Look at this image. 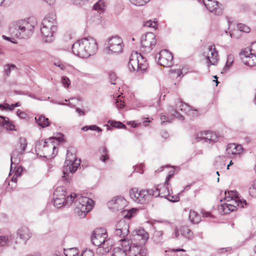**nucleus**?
<instances>
[{
    "label": "nucleus",
    "mask_w": 256,
    "mask_h": 256,
    "mask_svg": "<svg viewBox=\"0 0 256 256\" xmlns=\"http://www.w3.org/2000/svg\"><path fill=\"white\" fill-rule=\"evenodd\" d=\"M16 68V66L14 64H6L4 66V73L7 76H8L10 75V72L12 70H14Z\"/></svg>",
    "instance_id": "43"
},
{
    "label": "nucleus",
    "mask_w": 256,
    "mask_h": 256,
    "mask_svg": "<svg viewBox=\"0 0 256 256\" xmlns=\"http://www.w3.org/2000/svg\"><path fill=\"white\" fill-rule=\"evenodd\" d=\"M153 242L155 244H160L163 240V232L162 230H156L154 232L152 238Z\"/></svg>",
    "instance_id": "34"
},
{
    "label": "nucleus",
    "mask_w": 256,
    "mask_h": 256,
    "mask_svg": "<svg viewBox=\"0 0 256 256\" xmlns=\"http://www.w3.org/2000/svg\"><path fill=\"white\" fill-rule=\"evenodd\" d=\"M254 190H256V179L254 181L253 184L249 188V192L250 194H253Z\"/></svg>",
    "instance_id": "61"
},
{
    "label": "nucleus",
    "mask_w": 256,
    "mask_h": 256,
    "mask_svg": "<svg viewBox=\"0 0 256 256\" xmlns=\"http://www.w3.org/2000/svg\"><path fill=\"white\" fill-rule=\"evenodd\" d=\"M56 18L55 14H50L46 16L42 22L40 32L46 42H50L54 40V34L57 30Z\"/></svg>",
    "instance_id": "3"
},
{
    "label": "nucleus",
    "mask_w": 256,
    "mask_h": 256,
    "mask_svg": "<svg viewBox=\"0 0 256 256\" xmlns=\"http://www.w3.org/2000/svg\"><path fill=\"white\" fill-rule=\"evenodd\" d=\"M54 64L56 66L58 67L61 70H64L66 69L65 65L61 62H60V61L55 62L54 63Z\"/></svg>",
    "instance_id": "57"
},
{
    "label": "nucleus",
    "mask_w": 256,
    "mask_h": 256,
    "mask_svg": "<svg viewBox=\"0 0 256 256\" xmlns=\"http://www.w3.org/2000/svg\"><path fill=\"white\" fill-rule=\"evenodd\" d=\"M123 42L122 39L118 36H112L108 40V46L106 48L108 54L120 53L122 52Z\"/></svg>",
    "instance_id": "10"
},
{
    "label": "nucleus",
    "mask_w": 256,
    "mask_h": 256,
    "mask_svg": "<svg viewBox=\"0 0 256 256\" xmlns=\"http://www.w3.org/2000/svg\"><path fill=\"white\" fill-rule=\"evenodd\" d=\"M198 2H202L210 12L215 14L220 15L222 13L220 4L216 0H198Z\"/></svg>",
    "instance_id": "20"
},
{
    "label": "nucleus",
    "mask_w": 256,
    "mask_h": 256,
    "mask_svg": "<svg viewBox=\"0 0 256 256\" xmlns=\"http://www.w3.org/2000/svg\"><path fill=\"white\" fill-rule=\"evenodd\" d=\"M157 26V22L155 20L152 21V20H149L144 23V26L154 28L155 29H156Z\"/></svg>",
    "instance_id": "44"
},
{
    "label": "nucleus",
    "mask_w": 256,
    "mask_h": 256,
    "mask_svg": "<svg viewBox=\"0 0 256 256\" xmlns=\"http://www.w3.org/2000/svg\"><path fill=\"white\" fill-rule=\"evenodd\" d=\"M110 80L111 84H116V82H115V81H116L117 78H116V74L114 72H111L110 74Z\"/></svg>",
    "instance_id": "56"
},
{
    "label": "nucleus",
    "mask_w": 256,
    "mask_h": 256,
    "mask_svg": "<svg viewBox=\"0 0 256 256\" xmlns=\"http://www.w3.org/2000/svg\"><path fill=\"white\" fill-rule=\"evenodd\" d=\"M120 95H119L118 98L115 99V105L118 108L120 109L124 108V102L122 101L120 98H118Z\"/></svg>",
    "instance_id": "50"
},
{
    "label": "nucleus",
    "mask_w": 256,
    "mask_h": 256,
    "mask_svg": "<svg viewBox=\"0 0 256 256\" xmlns=\"http://www.w3.org/2000/svg\"><path fill=\"white\" fill-rule=\"evenodd\" d=\"M160 120H162V123H164V122H169V118L166 116L164 114H161L160 117Z\"/></svg>",
    "instance_id": "62"
},
{
    "label": "nucleus",
    "mask_w": 256,
    "mask_h": 256,
    "mask_svg": "<svg viewBox=\"0 0 256 256\" xmlns=\"http://www.w3.org/2000/svg\"><path fill=\"white\" fill-rule=\"evenodd\" d=\"M2 38L4 40H8V41H10L12 43H16V42H14V39L12 38H10V37H8V36H6L4 35H2Z\"/></svg>",
    "instance_id": "63"
},
{
    "label": "nucleus",
    "mask_w": 256,
    "mask_h": 256,
    "mask_svg": "<svg viewBox=\"0 0 256 256\" xmlns=\"http://www.w3.org/2000/svg\"><path fill=\"white\" fill-rule=\"evenodd\" d=\"M22 153L21 152V150L19 151L18 150H14L11 154V157H10V161H11V164H10V174H11V172H12V170L13 169V166H16V164H18L19 161H20V158H18V156L20 154H22Z\"/></svg>",
    "instance_id": "29"
},
{
    "label": "nucleus",
    "mask_w": 256,
    "mask_h": 256,
    "mask_svg": "<svg viewBox=\"0 0 256 256\" xmlns=\"http://www.w3.org/2000/svg\"><path fill=\"white\" fill-rule=\"evenodd\" d=\"M227 202L228 204V205L230 206V208L234 211L237 208H244V205H246V204L245 200H241L240 198L228 200Z\"/></svg>",
    "instance_id": "27"
},
{
    "label": "nucleus",
    "mask_w": 256,
    "mask_h": 256,
    "mask_svg": "<svg viewBox=\"0 0 256 256\" xmlns=\"http://www.w3.org/2000/svg\"><path fill=\"white\" fill-rule=\"evenodd\" d=\"M128 256H147V251L144 246L138 245L136 243H130L129 240L124 241Z\"/></svg>",
    "instance_id": "7"
},
{
    "label": "nucleus",
    "mask_w": 256,
    "mask_h": 256,
    "mask_svg": "<svg viewBox=\"0 0 256 256\" xmlns=\"http://www.w3.org/2000/svg\"><path fill=\"white\" fill-rule=\"evenodd\" d=\"M174 170H172L170 172L168 175L167 176L166 178L164 183L162 185H165L166 186H168L169 184L170 180L174 174Z\"/></svg>",
    "instance_id": "53"
},
{
    "label": "nucleus",
    "mask_w": 256,
    "mask_h": 256,
    "mask_svg": "<svg viewBox=\"0 0 256 256\" xmlns=\"http://www.w3.org/2000/svg\"><path fill=\"white\" fill-rule=\"evenodd\" d=\"M124 241L126 238L120 240L121 244L118 246L114 247L112 250V256H128L127 250L124 246Z\"/></svg>",
    "instance_id": "26"
},
{
    "label": "nucleus",
    "mask_w": 256,
    "mask_h": 256,
    "mask_svg": "<svg viewBox=\"0 0 256 256\" xmlns=\"http://www.w3.org/2000/svg\"><path fill=\"white\" fill-rule=\"evenodd\" d=\"M196 142L202 141L205 142H215L218 140V136L214 132L211 131L200 132L196 135Z\"/></svg>",
    "instance_id": "15"
},
{
    "label": "nucleus",
    "mask_w": 256,
    "mask_h": 256,
    "mask_svg": "<svg viewBox=\"0 0 256 256\" xmlns=\"http://www.w3.org/2000/svg\"><path fill=\"white\" fill-rule=\"evenodd\" d=\"M206 54V60L208 66L209 67L210 65H214L218 60V54L214 45L210 46L208 47Z\"/></svg>",
    "instance_id": "21"
},
{
    "label": "nucleus",
    "mask_w": 256,
    "mask_h": 256,
    "mask_svg": "<svg viewBox=\"0 0 256 256\" xmlns=\"http://www.w3.org/2000/svg\"><path fill=\"white\" fill-rule=\"evenodd\" d=\"M34 25L26 20L13 24L10 28L12 35L19 38H26L33 34Z\"/></svg>",
    "instance_id": "4"
},
{
    "label": "nucleus",
    "mask_w": 256,
    "mask_h": 256,
    "mask_svg": "<svg viewBox=\"0 0 256 256\" xmlns=\"http://www.w3.org/2000/svg\"><path fill=\"white\" fill-rule=\"evenodd\" d=\"M61 82L62 86L66 88H68L70 84V80L66 76H64L62 78Z\"/></svg>",
    "instance_id": "48"
},
{
    "label": "nucleus",
    "mask_w": 256,
    "mask_h": 256,
    "mask_svg": "<svg viewBox=\"0 0 256 256\" xmlns=\"http://www.w3.org/2000/svg\"><path fill=\"white\" fill-rule=\"evenodd\" d=\"M156 43V36L152 32H148L143 34L141 38L142 48L146 52H150L155 46Z\"/></svg>",
    "instance_id": "13"
},
{
    "label": "nucleus",
    "mask_w": 256,
    "mask_h": 256,
    "mask_svg": "<svg viewBox=\"0 0 256 256\" xmlns=\"http://www.w3.org/2000/svg\"><path fill=\"white\" fill-rule=\"evenodd\" d=\"M148 194V192L146 190H138L136 188H132L130 190L131 198L136 202L140 204L147 203L150 200Z\"/></svg>",
    "instance_id": "11"
},
{
    "label": "nucleus",
    "mask_w": 256,
    "mask_h": 256,
    "mask_svg": "<svg viewBox=\"0 0 256 256\" xmlns=\"http://www.w3.org/2000/svg\"><path fill=\"white\" fill-rule=\"evenodd\" d=\"M190 110H192V107L188 106L187 104L184 103L180 100H178L176 102V107L174 108L172 106H170L168 108V111L172 116L182 120H184V117L180 114L179 110L185 113H188Z\"/></svg>",
    "instance_id": "9"
},
{
    "label": "nucleus",
    "mask_w": 256,
    "mask_h": 256,
    "mask_svg": "<svg viewBox=\"0 0 256 256\" xmlns=\"http://www.w3.org/2000/svg\"><path fill=\"white\" fill-rule=\"evenodd\" d=\"M108 158V150H106V147H103L102 148V155L100 158L101 161L104 162Z\"/></svg>",
    "instance_id": "49"
},
{
    "label": "nucleus",
    "mask_w": 256,
    "mask_h": 256,
    "mask_svg": "<svg viewBox=\"0 0 256 256\" xmlns=\"http://www.w3.org/2000/svg\"><path fill=\"white\" fill-rule=\"evenodd\" d=\"M158 63L164 67H170L172 65L173 56L168 50H161L159 53Z\"/></svg>",
    "instance_id": "19"
},
{
    "label": "nucleus",
    "mask_w": 256,
    "mask_h": 256,
    "mask_svg": "<svg viewBox=\"0 0 256 256\" xmlns=\"http://www.w3.org/2000/svg\"><path fill=\"white\" fill-rule=\"evenodd\" d=\"M128 66L131 72H144L147 69L148 63L140 54L136 52L132 54Z\"/></svg>",
    "instance_id": "5"
},
{
    "label": "nucleus",
    "mask_w": 256,
    "mask_h": 256,
    "mask_svg": "<svg viewBox=\"0 0 256 256\" xmlns=\"http://www.w3.org/2000/svg\"><path fill=\"white\" fill-rule=\"evenodd\" d=\"M133 210V209H132L130 210H122V212L123 213V215L124 216V218H130L132 216V211Z\"/></svg>",
    "instance_id": "54"
},
{
    "label": "nucleus",
    "mask_w": 256,
    "mask_h": 256,
    "mask_svg": "<svg viewBox=\"0 0 256 256\" xmlns=\"http://www.w3.org/2000/svg\"><path fill=\"white\" fill-rule=\"evenodd\" d=\"M237 30H234V32H230V36L232 38H238V37L235 36L234 34V32H250V28L244 24H238L237 25Z\"/></svg>",
    "instance_id": "33"
},
{
    "label": "nucleus",
    "mask_w": 256,
    "mask_h": 256,
    "mask_svg": "<svg viewBox=\"0 0 256 256\" xmlns=\"http://www.w3.org/2000/svg\"><path fill=\"white\" fill-rule=\"evenodd\" d=\"M240 56L244 64L250 66H254L256 62V42H252L248 50H243L240 53Z\"/></svg>",
    "instance_id": "8"
},
{
    "label": "nucleus",
    "mask_w": 256,
    "mask_h": 256,
    "mask_svg": "<svg viewBox=\"0 0 256 256\" xmlns=\"http://www.w3.org/2000/svg\"><path fill=\"white\" fill-rule=\"evenodd\" d=\"M112 242L107 238L102 244V245L98 246L96 248V252L98 254H104L108 253L112 248Z\"/></svg>",
    "instance_id": "28"
},
{
    "label": "nucleus",
    "mask_w": 256,
    "mask_h": 256,
    "mask_svg": "<svg viewBox=\"0 0 256 256\" xmlns=\"http://www.w3.org/2000/svg\"><path fill=\"white\" fill-rule=\"evenodd\" d=\"M150 0H130L132 4L138 6H144Z\"/></svg>",
    "instance_id": "45"
},
{
    "label": "nucleus",
    "mask_w": 256,
    "mask_h": 256,
    "mask_svg": "<svg viewBox=\"0 0 256 256\" xmlns=\"http://www.w3.org/2000/svg\"><path fill=\"white\" fill-rule=\"evenodd\" d=\"M107 238L106 230L104 228H100L94 230L91 236V241L94 245L98 246L102 245V244L104 243Z\"/></svg>",
    "instance_id": "14"
},
{
    "label": "nucleus",
    "mask_w": 256,
    "mask_h": 256,
    "mask_svg": "<svg viewBox=\"0 0 256 256\" xmlns=\"http://www.w3.org/2000/svg\"><path fill=\"white\" fill-rule=\"evenodd\" d=\"M18 143L20 144L21 152L24 153L26 150L28 145V142L26 138L20 137L18 140Z\"/></svg>",
    "instance_id": "40"
},
{
    "label": "nucleus",
    "mask_w": 256,
    "mask_h": 256,
    "mask_svg": "<svg viewBox=\"0 0 256 256\" xmlns=\"http://www.w3.org/2000/svg\"><path fill=\"white\" fill-rule=\"evenodd\" d=\"M72 203L75 206L74 214L80 218H82L92 209L94 201L88 198L82 196L74 192H72L68 195L66 200L55 196L53 198L54 206L57 208H60L62 206L69 207Z\"/></svg>",
    "instance_id": "1"
},
{
    "label": "nucleus",
    "mask_w": 256,
    "mask_h": 256,
    "mask_svg": "<svg viewBox=\"0 0 256 256\" xmlns=\"http://www.w3.org/2000/svg\"><path fill=\"white\" fill-rule=\"evenodd\" d=\"M73 53L81 58H86L96 54L98 49V44L92 37H86L77 40L72 46Z\"/></svg>",
    "instance_id": "2"
},
{
    "label": "nucleus",
    "mask_w": 256,
    "mask_h": 256,
    "mask_svg": "<svg viewBox=\"0 0 256 256\" xmlns=\"http://www.w3.org/2000/svg\"><path fill=\"white\" fill-rule=\"evenodd\" d=\"M76 150L74 148H69L67 150L64 166L69 170L71 173H74L77 170L80 164V160L76 158Z\"/></svg>",
    "instance_id": "6"
},
{
    "label": "nucleus",
    "mask_w": 256,
    "mask_h": 256,
    "mask_svg": "<svg viewBox=\"0 0 256 256\" xmlns=\"http://www.w3.org/2000/svg\"><path fill=\"white\" fill-rule=\"evenodd\" d=\"M180 234L186 238L188 240H192L193 236L191 234V230L186 226H182L180 228Z\"/></svg>",
    "instance_id": "35"
},
{
    "label": "nucleus",
    "mask_w": 256,
    "mask_h": 256,
    "mask_svg": "<svg viewBox=\"0 0 256 256\" xmlns=\"http://www.w3.org/2000/svg\"><path fill=\"white\" fill-rule=\"evenodd\" d=\"M66 192V188L64 186H58L54 190V196L62 200H66L67 196Z\"/></svg>",
    "instance_id": "30"
},
{
    "label": "nucleus",
    "mask_w": 256,
    "mask_h": 256,
    "mask_svg": "<svg viewBox=\"0 0 256 256\" xmlns=\"http://www.w3.org/2000/svg\"><path fill=\"white\" fill-rule=\"evenodd\" d=\"M14 0H2L0 2V6L8 7L13 2Z\"/></svg>",
    "instance_id": "52"
},
{
    "label": "nucleus",
    "mask_w": 256,
    "mask_h": 256,
    "mask_svg": "<svg viewBox=\"0 0 256 256\" xmlns=\"http://www.w3.org/2000/svg\"><path fill=\"white\" fill-rule=\"evenodd\" d=\"M18 165V164H16V166H13V168H14V175L16 177L20 176L21 175L22 172V167Z\"/></svg>",
    "instance_id": "46"
},
{
    "label": "nucleus",
    "mask_w": 256,
    "mask_h": 256,
    "mask_svg": "<svg viewBox=\"0 0 256 256\" xmlns=\"http://www.w3.org/2000/svg\"><path fill=\"white\" fill-rule=\"evenodd\" d=\"M106 6V4L104 0H99L94 6V8L96 10L103 11Z\"/></svg>",
    "instance_id": "41"
},
{
    "label": "nucleus",
    "mask_w": 256,
    "mask_h": 256,
    "mask_svg": "<svg viewBox=\"0 0 256 256\" xmlns=\"http://www.w3.org/2000/svg\"><path fill=\"white\" fill-rule=\"evenodd\" d=\"M35 120L37 124L42 128H46L50 124L48 118L42 115L37 116L35 118Z\"/></svg>",
    "instance_id": "31"
},
{
    "label": "nucleus",
    "mask_w": 256,
    "mask_h": 256,
    "mask_svg": "<svg viewBox=\"0 0 256 256\" xmlns=\"http://www.w3.org/2000/svg\"><path fill=\"white\" fill-rule=\"evenodd\" d=\"M62 180L66 184L70 183V178L67 172H65L64 171L63 172V176H62Z\"/></svg>",
    "instance_id": "51"
},
{
    "label": "nucleus",
    "mask_w": 256,
    "mask_h": 256,
    "mask_svg": "<svg viewBox=\"0 0 256 256\" xmlns=\"http://www.w3.org/2000/svg\"><path fill=\"white\" fill-rule=\"evenodd\" d=\"M234 60V56L229 54L227 58V61L224 68H228L232 65Z\"/></svg>",
    "instance_id": "47"
},
{
    "label": "nucleus",
    "mask_w": 256,
    "mask_h": 256,
    "mask_svg": "<svg viewBox=\"0 0 256 256\" xmlns=\"http://www.w3.org/2000/svg\"><path fill=\"white\" fill-rule=\"evenodd\" d=\"M126 204V200L122 196L116 197L108 203V208L114 212L123 210Z\"/></svg>",
    "instance_id": "17"
},
{
    "label": "nucleus",
    "mask_w": 256,
    "mask_h": 256,
    "mask_svg": "<svg viewBox=\"0 0 256 256\" xmlns=\"http://www.w3.org/2000/svg\"><path fill=\"white\" fill-rule=\"evenodd\" d=\"M64 254L66 256H79V250L76 248L64 249Z\"/></svg>",
    "instance_id": "38"
},
{
    "label": "nucleus",
    "mask_w": 256,
    "mask_h": 256,
    "mask_svg": "<svg viewBox=\"0 0 256 256\" xmlns=\"http://www.w3.org/2000/svg\"><path fill=\"white\" fill-rule=\"evenodd\" d=\"M54 140H56V139L54 138H51L49 139L46 140L44 143L42 142H38L36 144V148L40 150V146L42 145L43 150L45 152L46 154H48L52 150L54 152L56 147L54 144Z\"/></svg>",
    "instance_id": "22"
},
{
    "label": "nucleus",
    "mask_w": 256,
    "mask_h": 256,
    "mask_svg": "<svg viewBox=\"0 0 256 256\" xmlns=\"http://www.w3.org/2000/svg\"><path fill=\"white\" fill-rule=\"evenodd\" d=\"M32 234L28 227L26 226H22L16 230L17 238H19L21 240L26 242L32 236Z\"/></svg>",
    "instance_id": "25"
},
{
    "label": "nucleus",
    "mask_w": 256,
    "mask_h": 256,
    "mask_svg": "<svg viewBox=\"0 0 256 256\" xmlns=\"http://www.w3.org/2000/svg\"><path fill=\"white\" fill-rule=\"evenodd\" d=\"M76 112L80 116H84L85 114L84 112L78 108H76Z\"/></svg>",
    "instance_id": "64"
},
{
    "label": "nucleus",
    "mask_w": 256,
    "mask_h": 256,
    "mask_svg": "<svg viewBox=\"0 0 256 256\" xmlns=\"http://www.w3.org/2000/svg\"><path fill=\"white\" fill-rule=\"evenodd\" d=\"M167 194H163L162 195H165V196H162V198H166L170 202H176L179 200V197L178 196H174L170 194V192L169 190V189L168 187L167 186Z\"/></svg>",
    "instance_id": "39"
},
{
    "label": "nucleus",
    "mask_w": 256,
    "mask_h": 256,
    "mask_svg": "<svg viewBox=\"0 0 256 256\" xmlns=\"http://www.w3.org/2000/svg\"><path fill=\"white\" fill-rule=\"evenodd\" d=\"M16 114L18 117H20L21 118H24L26 116V114L24 112H22L20 110H18L16 112Z\"/></svg>",
    "instance_id": "58"
},
{
    "label": "nucleus",
    "mask_w": 256,
    "mask_h": 256,
    "mask_svg": "<svg viewBox=\"0 0 256 256\" xmlns=\"http://www.w3.org/2000/svg\"><path fill=\"white\" fill-rule=\"evenodd\" d=\"M130 237V243H136L138 245L144 246L149 238V234L144 229H138L132 232Z\"/></svg>",
    "instance_id": "12"
},
{
    "label": "nucleus",
    "mask_w": 256,
    "mask_h": 256,
    "mask_svg": "<svg viewBox=\"0 0 256 256\" xmlns=\"http://www.w3.org/2000/svg\"><path fill=\"white\" fill-rule=\"evenodd\" d=\"M17 243V238L13 234H10L7 236H0V252H2L4 248L8 247L13 246L14 248V244Z\"/></svg>",
    "instance_id": "18"
},
{
    "label": "nucleus",
    "mask_w": 256,
    "mask_h": 256,
    "mask_svg": "<svg viewBox=\"0 0 256 256\" xmlns=\"http://www.w3.org/2000/svg\"><path fill=\"white\" fill-rule=\"evenodd\" d=\"M189 218L193 224H198L200 221V216L195 211L190 210Z\"/></svg>",
    "instance_id": "36"
},
{
    "label": "nucleus",
    "mask_w": 256,
    "mask_h": 256,
    "mask_svg": "<svg viewBox=\"0 0 256 256\" xmlns=\"http://www.w3.org/2000/svg\"><path fill=\"white\" fill-rule=\"evenodd\" d=\"M226 202V203L222 204L218 206V210L221 214H226L234 211L230 208V206H230Z\"/></svg>",
    "instance_id": "37"
},
{
    "label": "nucleus",
    "mask_w": 256,
    "mask_h": 256,
    "mask_svg": "<svg viewBox=\"0 0 256 256\" xmlns=\"http://www.w3.org/2000/svg\"><path fill=\"white\" fill-rule=\"evenodd\" d=\"M167 190V186H166L165 185L158 184L152 188L146 189V190L148 192V195L149 196L148 198L150 200L152 196L155 197L165 196V195H162L164 194L163 190Z\"/></svg>",
    "instance_id": "23"
},
{
    "label": "nucleus",
    "mask_w": 256,
    "mask_h": 256,
    "mask_svg": "<svg viewBox=\"0 0 256 256\" xmlns=\"http://www.w3.org/2000/svg\"><path fill=\"white\" fill-rule=\"evenodd\" d=\"M129 224L124 219L120 220L115 225L114 234L118 236L124 238L129 233Z\"/></svg>",
    "instance_id": "16"
},
{
    "label": "nucleus",
    "mask_w": 256,
    "mask_h": 256,
    "mask_svg": "<svg viewBox=\"0 0 256 256\" xmlns=\"http://www.w3.org/2000/svg\"><path fill=\"white\" fill-rule=\"evenodd\" d=\"M0 124L7 130H15L14 125L9 122V119L8 118L0 116Z\"/></svg>",
    "instance_id": "32"
},
{
    "label": "nucleus",
    "mask_w": 256,
    "mask_h": 256,
    "mask_svg": "<svg viewBox=\"0 0 256 256\" xmlns=\"http://www.w3.org/2000/svg\"><path fill=\"white\" fill-rule=\"evenodd\" d=\"M80 256H94V253L90 250H86L82 252Z\"/></svg>",
    "instance_id": "55"
},
{
    "label": "nucleus",
    "mask_w": 256,
    "mask_h": 256,
    "mask_svg": "<svg viewBox=\"0 0 256 256\" xmlns=\"http://www.w3.org/2000/svg\"><path fill=\"white\" fill-rule=\"evenodd\" d=\"M243 150V148L241 145L230 144L227 146L226 154L230 157H231L232 156L240 155L242 152Z\"/></svg>",
    "instance_id": "24"
},
{
    "label": "nucleus",
    "mask_w": 256,
    "mask_h": 256,
    "mask_svg": "<svg viewBox=\"0 0 256 256\" xmlns=\"http://www.w3.org/2000/svg\"><path fill=\"white\" fill-rule=\"evenodd\" d=\"M108 123L110 124L113 127L120 128H126V126L121 122L110 120Z\"/></svg>",
    "instance_id": "42"
},
{
    "label": "nucleus",
    "mask_w": 256,
    "mask_h": 256,
    "mask_svg": "<svg viewBox=\"0 0 256 256\" xmlns=\"http://www.w3.org/2000/svg\"><path fill=\"white\" fill-rule=\"evenodd\" d=\"M228 194L230 195V199L238 198V192L236 191L228 192Z\"/></svg>",
    "instance_id": "60"
},
{
    "label": "nucleus",
    "mask_w": 256,
    "mask_h": 256,
    "mask_svg": "<svg viewBox=\"0 0 256 256\" xmlns=\"http://www.w3.org/2000/svg\"><path fill=\"white\" fill-rule=\"evenodd\" d=\"M88 128H89V130H97L98 132H102V130L100 127L96 125H91L88 126Z\"/></svg>",
    "instance_id": "59"
}]
</instances>
